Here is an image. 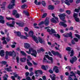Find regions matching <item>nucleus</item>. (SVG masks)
<instances>
[{"label":"nucleus","mask_w":80,"mask_h":80,"mask_svg":"<svg viewBox=\"0 0 80 80\" xmlns=\"http://www.w3.org/2000/svg\"><path fill=\"white\" fill-rule=\"evenodd\" d=\"M58 16L60 17V19L62 21V22H60V23H59V25L60 26H62L64 27H67V25L66 24H65L64 23L66 22L67 21L65 20V17L66 16V15L65 13H63L62 14H60L58 15Z\"/></svg>","instance_id":"nucleus-1"},{"label":"nucleus","mask_w":80,"mask_h":80,"mask_svg":"<svg viewBox=\"0 0 80 80\" xmlns=\"http://www.w3.org/2000/svg\"><path fill=\"white\" fill-rule=\"evenodd\" d=\"M44 62L49 63H53V58L52 57H49L48 55H45L44 58Z\"/></svg>","instance_id":"nucleus-2"},{"label":"nucleus","mask_w":80,"mask_h":80,"mask_svg":"<svg viewBox=\"0 0 80 80\" xmlns=\"http://www.w3.org/2000/svg\"><path fill=\"white\" fill-rule=\"evenodd\" d=\"M29 52L30 53V54H31L32 56H34L35 57H37V51L35 50H33V48H31L29 49Z\"/></svg>","instance_id":"nucleus-3"},{"label":"nucleus","mask_w":80,"mask_h":80,"mask_svg":"<svg viewBox=\"0 0 80 80\" xmlns=\"http://www.w3.org/2000/svg\"><path fill=\"white\" fill-rule=\"evenodd\" d=\"M52 16L55 18H52L51 19V21L52 22V23H58L59 22V21H58V18L57 17H55V14L54 13L52 14Z\"/></svg>","instance_id":"nucleus-4"},{"label":"nucleus","mask_w":80,"mask_h":80,"mask_svg":"<svg viewBox=\"0 0 80 80\" xmlns=\"http://www.w3.org/2000/svg\"><path fill=\"white\" fill-rule=\"evenodd\" d=\"M72 59L70 60V62L72 64H73L74 62H77V58L76 56H74L71 58Z\"/></svg>","instance_id":"nucleus-5"},{"label":"nucleus","mask_w":80,"mask_h":80,"mask_svg":"<svg viewBox=\"0 0 80 80\" xmlns=\"http://www.w3.org/2000/svg\"><path fill=\"white\" fill-rule=\"evenodd\" d=\"M51 52L54 55H57V56H59V57H60V58H62V54H60L58 52H55L53 51H52Z\"/></svg>","instance_id":"nucleus-6"},{"label":"nucleus","mask_w":80,"mask_h":80,"mask_svg":"<svg viewBox=\"0 0 80 80\" xmlns=\"http://www.w3.org/2000/svg\"><path fill=\"white\" fill-rule=\"evenodd\" d=\"M15 23V22L14 21H13L12 22V24L9 23V22H7L6 25L8 27H14V25Z\"/></svg>","instance_id":"nucleus-7"},{"label":"nucleus","mask_w":80,"mask_h":80,"mask_svg":"<svg viewBox=\"0 0 80 80\" xmlns=\"http://www.w3.org/2000/svg\"><path fill=\"white\" fill-rule=\"evenodd\" d=\"M9 56H12L13 57H16V54H15V51H13L12 52H9Z\"/></svg>","instance_id":"nucleus-8"},{"label":"nucleus","mask_w":80,"mask_h":80,"mask_svg":"<svg viewBox=\"0 0 80 80\" xmlns=\"http://www.w3.org/2000/svg\"><path fill=\"white\" fill-rule=\"evenodd\" d=\"M49 19V18H46L45 20V21L44 22V23L45 25L46 26H47V25H48V24H49V20H48Z\"/></svg>","instance_id":"nucleus-9"},{"label":"nucleus","mask_w":80,"mask_h":80,"mask_svg":"<svg viewBox=\"0 0 80 80\" xmlns=\"http://www.w3.org/2000/svg\"><path fill=\"white\" fill-rule=\"evenodd\" d=\"M64 37H71V38H72L73 37H72V33L71 32H70V33H67L66 35H64V34H63Z\"/></svg>","instance_id":"nucleus-10"},{"label":"nucleus","mask_w":80,"mask_h":80,"mask_svg":"<svg viewBox=\"0 0 80 80\" xmlns=\"http://www.w3.org/2000/svg\"><path fill=\"white\" fill-rule=\"evenodd\" d=\"M53 70H54L56 73H58L59 72V70H58V68L57 66H54L53 68Z\"/></svg>","instance_id":"nucleus-11"},{"label":"nucleus","mask_w":80,"mask_h":80,"mask_svg":"<svg viewBox=\"0 0 80 80\" xmlns=\"http://www.w3.org/2000/svg\"><path fill=\"white\" fill-rule=\"evenodd\" d=\"M15 5V3H11L9 5L8 8H9V9H12L13 8V7Z\"/></svg>","instance_id":"nucleus-12"},{"label":"nucleus","mask_w":80,"mask_h":80,"mask_svg":"<svg viewBox=\"0 0 80 80\" xmlns=\"http://www.w3.org/2000/svg\"><path fill=\"white\" fill-rule=\"evenodd\" d=\"M30 47V45L28 43H25L24 44V48L26 49H28Z\"/></svg>","instance_id":"nucleus-13"},{"label":"nucleus","mask_w":80,"mask_h":80,"mask_svg":"<svg viewBox=\"0 0 80 80\" xmlns=\"http://www.w3.org/2000/svg\"><path fill=\"white\" fill-rule=\"evenodd\" d=\"M0 55L1 57H3L5 55V51L3 50H1L0 52Z\"/></svg>","instance_id":"nucleus-14"},{"label":"nucleus","mask_w":80,"mask_h":80,"mask_svg":"<svg viewBox=\"0 0 80 80\" xmlns=\"http://www.w3.org/2000/svg\"><path fill=\"white\" fill-rule=\"evenodd\" d=\"M26 60H27V58L26 57L21 58L20 59V61L21 62H23L24 63L26 62Z\"/></svg>","instance_id":"nucleus-15"},{"label":"nucleus","mask_w":80,"mask_h":80,"mask_svg":"<svg viewBox=\"0 0 80 80\" xmlns=\"http://www.w3.org/2000/svg\"><path fill=\"white\" fill-rule=\"evenodd\" d=\"M14 32L15 33L16 35H17V36H18V37H20L21 35V33L20 32H16V31L14 30Z\"/></svg>","instance_id":"nucleus-16"},{"label":"nucleus","mask_w":80,"mask_h":80,"mask_svg":"<svg viewBox=\"0 0 80 80\" xmlns=\"http://www.w3.org/2000/svg\"><path fill=\"white\" fill-rule=\"evenodd\" d=\"M38 40L39 42L40 43H45V41L43 39H42L41 38H38Z\"/></svg>","instance_id":"nucleus-17"},{"label":"nucleus","mask_w":80,"mask_h":80,"mask_svg":"<svg viewBox=\"0 0 80 80\" xmlns=\"http://www.w3.org/2000/svg\"><path fill=\"white\" fill-rule=\"evenodd\" d=\"M32 38H33L34 41L37 43H38V38L37 37H36L35 36H34V37H33Z\"/></svg>","instance_id":"nucleus-18"},{"label":"nucleus","mask_w":80,"mask_h":80,"mask_svg":"<svg viewBox=\"0 0 80 80\" xmlns=\"http://www.w3.org/2000/svg\"><path fill=\"white\" fill-rule=\"evenodd\" d=\"M29 35L31 37H32V38L33 37H34V36H33V32L32 31H30L29 32Z\"/></svg>","instance_id":"nucleus-19"},{"label":"nucleus","mask_w":80,"mask_h":80,"mask_svg":"<svg viewBox=\"0 0 80 80\" xmlns=\"http://www.w3.org/2000/svg\"><path fill=\"white\" fill-rule=\"evenodd\" d=\"M41 68L43 70H47V69L48 68V67H47V66H46L45 67L44 65H42L41 66Z\"/></svg>","instance_id":"nucleus-20"},{"label":"nucleus","mask_w":80,"mask_h":80,"mask_svg":"<svg viewBox=\"0 0 80 80\" xmlns=\"http://www.w3.org/2000/svg\"><path fill=\"white\" fill-rule=\"evenodd\" d=\"M43 24H44V22L43 21H42L38 24V25L40 26V27L41 28H42V27H43V26H42V27H41V26L43 25Z\"/></svg>","instance_id":"nucleus-21"},{"label":"nucleus","mask_w":80,"mask_h":80,"mask_svg":"<svg viewBox=\"0 0 80 80\" xmlns=\"http://www.w3.org/2000/svg\"><path fill=\"white\" fill-rule=\"evenodd\" d=\"M47 13H44L43 14V15L42 16V18H45V17H47Z\"/></svg>","instance_id":"nucleus-22"},{"label":"nucleus","mask_w":80,"mask_h":80,"mask_svg":"<svg viewBox=\"0 0 80 80\" xmlns=\"http://www.w3.org/2000/svg\"><path fill=\"white\" fill-rule=\"evenodd\" d=\"M21 8L23 9L24 8H27V5L26 4L22 5L21 7Z\"/></svg>","instance_id":"nucleus-23"},{"label":"nucleus","mask_w":80,"mask_h":80,"mask_svg":"<svg viewBox=\"0 0 80 80\" xmlns=\"http://www.w3.org/2000/svg\"><path fill=\"white\" fill-rule=\"evenodd\" d=\"M6 18L7 19V20H15V19L13 18H8V17H6Z\"/></svg>","instance_id":"nucleus-24"},{"label":"nucleus","mask_w":80,"mask_h":80,"mask_svg":"<svg viewBox=\"0 0 80 80\" xmlns=\"http://www.w3.org/2000/svg\"><path fill=\"white\" fill-rule=\"evenodd\" d=\"M53 6L52 5H49L48 7V9L49 10H53Z\"/></svg>","instance_id":"nucleus-25"},{"label":"nucleus","mask_w":80,"mask_h":80,"mask_svg":"<svg viewBox=\"0 0 80 80\" xmlns=\"http://www.w3.org/2000/svg\"><path fill=\"white\" fill-rule=\"evenodd\" d=\"M23 13H25V15H27V16H28V12H27L26 11H24L23 12Z\"/></svg>","instance_id":"nucleus-26"},{"label":"nucleus","mask_w":80,"mask_h":80,"mask_svg":"<svg viewBox=\"0 0 80 80\" xmlns=\"http://www.w3.org/2000/svg\"><path fill=\"white\" fill-rule=\"evenodd\" d=\"M54 35L56 37H58V38H60V36L58 34H54Z\"/></svg>","instance_id":"nucleus-27"},{"label":"nucleus","mask_w":80,"mask_h":80,"mask_svg":"<svg viewBox=\"0 0 80 80\" xmlns=\"http://www.w3.org/2000/svg\"><path fill=\"white\" fill-rule=\"evenodd\" d=\"M51 33H56V32H55V30L53 29H52L51 30Z\"/></svg>","instance_id":"nucleus-28"},{"label":"nucleus","mask_w":80,"mask_h":80,"mask_svg":"<svg viewBox=\"0 0 80 80\" xmlns=\"http://www.w3.org/2000/svg\"><path fill=\"white\" fill-rule=\"evenodd\" d=\"M1 64H2V65H6V64H7V62L5 61H2L1 62Z\"/></svg>","instance_id":"nucleus-29"},{"label":"nucleus","mask_w":80,"mask_h":80,"mask_svg":"<svg viewBox=\"0 0 80 80\" xmlns=\"http://www.w3.org/2000/svg\"><path fill=\"white\" fill-rule=\"evenodd\" d=\"M15 17L17 18H20V14L18 13L16 14H15Z\"/></svg>","instance_id":"nucleus-30"},{"label":"nucleus","mask_w":80,"mask_h":80,"mask_svg":"<svg viewBox=\"0 0 80 80\" xmlns=\"http://www.w3.org/2000/svg\"><path fill=\"white\" fill-rule=\"evenodd\" d=\"M4 70H7L8 72H12V70L11 69L9 68H5Z\"/></svg>","instance_id":"nucleus-31"},{"label":"nucleus","mask_w":80,"mask_h":80,"mask_svg":"<svg viewBox=\"0 0 80 80\" xmlns=\"http://www.w3.org/2000/svg\"><path fill=\"white\" fill-rule=\"evenodd\" d=\"M42 3L43 7H45V6L46 5V3H45V2L44 1H42Z\"/></svg>","instance_id":"nucleus-32"},{"label":"nucleus","mask_w":80,"mask_h":80,"mask_svg":"<svg viewBox=\"0 0 80 80\" xmlns=\"http://www.w3.org/2000/svg\"><path fill=\"white\" fill-rule=\"evenodd\" d=\"M13 75H14V77L17 78L18 76V74H16V72H13Z\"/></svg>","instance_id":"nucleus-33"},{"label":"nucleus","mask_w":80,"mask_h":80,"mask_svg":"<svg viewBox=\"0 0 80 80\" xmlns=\"http://www.w3.org/2000/svg\"><path fill=\"white\" fill-rule=\"evenodd\" d=\"M74 53V51H73V50H72L70 57H73V56Z\"/></svg>","instance_id":"nucleus-34"},{"label":"nucleus","mask_w":80,"mask_h":80,"mask_svg":"<svg viewBox=\"0 0 80 80\" xmlns=\"http://www.w3.org/2000/svg\"><path fill=\"white\" fill-rule=\"evenodd\" d=\"M73 16L74 18H77L78 17V14L74 13Z\"/></svg>","instance_id":"nucleus-35"},{"label":"nucleus","mask_w":80,"mask_h":80,"mask_svg":"<svg viewBox=\"0 0 80 80\" xmlns=\"http://www.w3.org/2000/svg\"><path fill=\"white\" fill-rule=\"evenodd\" d=\"M17 13H17V11L16 10H14L13 11V14L14 15L17 14Z\"/></svg>","instance_id":"nucleus-36"},{"label":"nucleus","mask_w":80,"mask_h":80,"mask_svg":"<svg viewBox=\"0 0 80 80\" xmlns=\"http://www.w3.org/2000/svg\"><path fill=\"white\" fill-rule=\"evenodd\" d=\"M0 23L4 24V23H5V21L3 19H1L0 20Z\"/></svg>","instance_id":"nucleus-37"},{"label":"nucleus","mask_w":80,"mask_h":80,"mask_svg":"<svg viewBox=\"0 0 80 80\" xmlns=\"http://www.w3.org/2000/svg\"><path fill=\"white\" fill-rule=\"evenodd\" d=\"M20 52L21 53H22L23 55H24V56H26V53H25L23 51H21Z\"/></svg>","instance_id":"nucleus-38"},{"label":"nucleus","mask_w":80,"mask_h":80,"mask_svg":"<svg viewBox=\"0 0 80 80\" xmlns=\"http://www.w3.org/2000/svg\"><path fill=\"white\" fill-rule=\"evenodd\" d=\"M65 3L66 4V5H67L69 6L70 5V2L69 1L67 2H65Z\"/></svg>","instance_id":"nucleus-39"},{"label":"nucleus","mask_w":80,"mask_h":80,"mask_svg":"<svg viewBox=\"0 0 80 80\" xmlns=\"http://www.w3.org/2000/svg\"><path fill=\"white\" fill-rule=\"evenodd\" d=\"M66 50H67L68 51H69V52H70L71 51V48L70 47H68L66 48Z\"/></svg>","instance_id":"nucleus-40"},{"label":"nucleus","mask_w":80,"mask_h":80,"mask_svg":"<svg viewBox=\"0 0 80 80\" xmlns=\"http://www.w3.org/2000/svg\"><path fill=\"white\" fill-rule=\"evenodd\" d=\"M29 30L28 29V28L27 27H26L24 28V31H25L26 32H28V31Z\"/></svg>","instance_id":"nucleus-41"},{"label":"nucleus","mask_w":80,"mask_h":80,"mask_svg":"<svg viewBox=\"0 0 80 80\" xmlns=\"http://www.w3.org/2000/svg\"><path fill=\"white\" fill-rule=\"evenodd\" d=\"M73 40L76 42H77L78 41V39H77V38H74Z\"/></svg>","instance_id":"nucleus-42"},{"label":"nucleus","mask_w":80,"mask_h":80,"mask_svg":"<svg viewBox=\"0 0 80 80\" xmlns=\"http://www.w3.org/2000/svg\"><path fill=\"white\" fill-rule=\"evenodd\" d=\"M75 18V20L77 22H79V18Z\"/></svg>","instance_id":"nucleus-43"},{"label":"nucleus","mask_w":80,"mask_h":80,"mask_svg":"<svg viewBox=\"0 0 80 80\" xmlns=\"http://www.w3.org/2000/svg\"><path fill=\"white\" fill-rule=\"evenodd\" d=\"M66 13H67V14H68V15H70V14L71 13V12L70 11L67 10L66 11Z\"/></svg>","instance_id":"nucleus-44"},{"label":"nucleus","mask_w":80,"mask_h":80,"mask_svg":"<svg viewBox=\"0 0 80 80\" xmlns=\"http://www.w3.org/2000/svg\"><path fill=\"white\" fill-rule=\"evenodd\" d=\"M47 31L48 32H49L50 35H52V33H51V30L49 29H48Z\"/></svg>","instance_id":"nucleus-45"},{"label":"nucleus","mask_w":80,"mask_h":80,"mask_svg":"<svg viewBox=\"0 0 80 80\" xmlns=\"http://www.w3.org/2000/svg\"><path fill=\"white\" fill-rule=\"evenodd\" d=\"M27 63L28 65L30 66V67H31V66H32V63L30 62Z\"/></svg>","instance_id":"nucleus-46"},{"label":"nucleus","mask_w":80,"mask_h":80,"mask_svg":"<svg viewBox=\"0 0 80 80\" xmlns=\"http://www.w3.org/2000/svg\"><path fill=\"white\" fill-rule=\"evenodd\" d=\"M16 60H17V63H19V57H18V56H17L16 57Z\"/></svg>","instance_id":"nucleus-47"},{"label":"nucleus","mask_w":80,"mask_h":80,"mask_svg":"<svg viewBox=\"0 0 80 80\" xmlns=\"http://www.w3.org/2000/svg\"><path fill=\"white\" fill-rule=\"evenodd\" d=\"M6 40L7 42H9L10 40V38L9 37H8L6 38Z\"/></svg>","instance_id":"nucleus-48"},{"label":"nucleus","mask_w":80,"mask_h":80,"mask_svg":"<svg viewBox=\"0 0 80 80\" xmlns=\"http://www.w3.org/2000/svg\"><path fill=\"white\" fill-rule=\"evenodd\" d=\"M29 74H30V73L29 72H26L25 75L26 77H28L29 75Z\"/></svg>","instance_id":"nucleus-49"},{"label":"nucleus","mask_w":80,"mask_h":80,"mask_svg":"<svg viewBox=\"0 0 80 80\" xmlns=\"http://www.w3.org/2000/svg\"><path fill=\"white\" fill-rule=\"evenodd\" d=\"M75 36L76 37H78V38H79V39H80V36L78 34H75Z\"/></svg>","instance_id":"nucleus-50"},{"label":"nucleus","mask_w":80,"mask_h":80,"mask_svg":"<svg viewBox=\"0 0 80 80\" xmlns=\"http://www.w3.org/2000/svg\"><path fill=\"white\" fill-rule=\"evenodd\" d=\"M24 25V24L23 23H19V26H20V27H23Z\"/></svg>","instance_id":"nucleus-51"},{"label":"nucleus","mask_w":80,"mask_h":80,"mask_svg":"<svg viewBox=\"0 0 80 80\" xmlns=\"http://www.w3.org/2000/svg\"><path fill=\"white\" fill-rule=\"evenodd\" d=\"M38 72L40 73V74H42V71L40 70H38Z\"/></svg>","instance_id":"nucleus-52"},{"label":"nucleus","mask_w":80,"mask_h":80,"mask_svg":"<svg viewBox=\"0 0 80 80\" xmlns=\"http://www.w3.org/2000/svg\"><path fill=\"white\" fill-rule=\"evenodd\" d=\"M26 79L27 80H31V78L28 76H27L26 77Z\"/></svg>","instance_id":"nucleus-53"},{"label":"nucleus","mask_w":80,"mask_h":80,"mask_svg":"<svg viewBox=\"0 0 80 80\" xmlns=\"http://www.w3.org/2000/svg\"><path fill=\"white\" fill-rule=\"evenodd\" d=\"M75 12H77L78 13V12H79V9H78L76 8L75 9Z\"/></svg>","instance_id":"nucleus-54"},{"label":"nucleus","mask_w":80,"mask_h":80,"mask_svg":"<svg viewBox=\"0 0 80 80\" xmlns=\"http://www.w3.org/2000/svg\"><path fill=\"white\" fill-rule=\"evenodd\" d=\"M11 3H15V0H11Z\"/></svg>","instance_id":"nucleus-55"},{"label":"nucleus","mask_w":80,"mask_h":80,"mask_svg":"<svg viewBox=\"0 0 80 80\" xmlns=\"http://www.w3.org/2000/svg\"><path fill=\"white\" fill-rule=\"evenodd\" d=\"M51 79H52V80H56V77L55 76H53Z\"/></svg>","instance_id":"nucleus-56"},{"label":"nucleus","mask_w":80,"mask_h":80,"mask_svg":"<svg viewBox=\"0 0 80 80\" xmlns=\"http://www.w3.org/2000/svg\"><path fill=\"white\" fill-rule=\"evenodd\" d=\"M60 78H61V80H64V79L63 78V75H61L60 76Z\"/></svg>","instance_id":"nucleus-57"},{"label":"nucleus","mask_w":80,"mask_h":80,"mask_svg":"<svg viewBox=\"0 0 80 80\" xmlns=\"http://www.w3.org/2000/svg\"><path fill=\"white\" fill-rule=\"evenodd\" d=\"M4 19V17L2 16H0V20H2Z\"/></svg>","instance_id":"nucleus-58"},{"label":"nucleus","mask_w":80,"mask_h":80,"mask_svg":"<svg viewBox=\"0 0 80 80\" xmlns=\"http://www.w3.org/2000/svg\"><path fill=\"white\" fill-rule=\"evenodd\" d=\"M32 63H33V64L34 65H38V64H37V63H36V62H34V61H32Z\"/></svg>","instance_id":"nucleus-59"},{"label":"nucleus","mask_w":80,"mask_h":80,"mask_svg":"<svg viewBox=\"0 0 80 80\" xmlns=\"http://www.w3.org/2000/svg\"><path fill=\"white\" fill-rule=\"evenodd\" d=\"M71 43L72 45H75V41H73V40H72Z\"/></svg>","instance_id":"nucleus-60"},{"label":"nucleus","mask_w":80,"mask_h":80,"mask_svg":"<svg viewBox=\"0 0 80 80\" xmlns=\"http://www.w3.org/2000/svg\"><path fill=\"white\" fill-rule=\"evenodd\" d=\"M64 11V10H63V9H60L59 10V12H63Z\"/></svg>","instance_id":"nucleus-61"},{"label":"nucleus","mask_w":80,"mask_h":80,"mask_svg":"<svg viewBox=\"0 0 80 80\" xmlns=\"http://www.w3.org/2000/svg\"><path fill=\"white\" fill-rule=\"evenodd\" d=\"M15 77L14 76H12L11 77V78H12V80H15Z\"/></svg>","instance_id":"nucleus-62"},{"label":"nucleus","mask_w":80,"mask_h":80,"mask_svg":"<svg viewBox=\"0 0 80 80\" xmlns=\"http://www.w3.org/2000/svg\"><path fill=\"white\" fill-rule=\"evenodd\" d=\"M19 37H20V38H22V39H23V38H24V36H23V35H20Z\"/></svg>","instance_id":"nucleus-63"},{"label":"nucleus","mask_w":80,"mask_h":80,"mask_svg":"<svg viewBox=\"0 0 80 80\" xmlns=\"http://www.w3.org/2000/svg\"><path fill=\"white\" fill-rule=\"evenodd\" d=\"M76 3H80V0H77L76 2Z\"/></svg>","instance_id":"nucleus-64"}]
</instances>
